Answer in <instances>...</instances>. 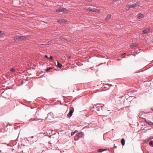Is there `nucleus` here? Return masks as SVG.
I'll return each instance as SVG.
<instances>
[{
  "label": "nucleus",
  "instance_id": "obj_1",
  "mask_svg": "<svg viewBox=\"0 0 153 153\" xmlns=\"http://www.w3.org/2000/svg\"><path fill=\"white\" fill-rule=\"evenodd\" d=\"M84 10H85L86 11H92L93 12H95L97 13H100V10L98 9H97L93 7H85L84 8Z\"/></svg>",
  "mask_w": 153,
  "mask_h": 153
},
{
  "label": "nucleus",
  "instance_id": "obj_2",
  "mask_svg": "<svg viewBox=\"0 0 153 153\" xmlns=\"http://www.w3.org/2000/svg\"><path fill=\"white\" fill-rule=\"evenodd\" d=\"M140 3L139 2H136L134 4H130L126 5V8L127 10H128L131 8L139 6Z\"/></svg>",
  "mask_w": 153,
  "mask_h": 153
},
{
  "label": "nucleus",
  "instance_id": "obj_3",
  "mask_svg": "<svg viewBox=\"0 0 153 153\" xmlns=\"http://www.w3.org/2000/svg\"><path fill=\"white\" fill-rule=\"evenodd\" d=\"M14 40L15 41H22L25 39L26 37L25 36H16L14 37Z\"/></svg>",
  "mask_w": 153,
  "mask_h": 153
},
{
  "label": "nucleus",
  "instance_id": "obj_4",
  "mask_svg": "<svg viewBox=\"0 0 153 153\" xmlns=\"http://www.w3.org/2000/svg\"><path fill=\"white\" fill-rule=\"evenodd\" d=\"M56 11L58 13L63 12L64 13H67L68 12L69 10L62 7H59L56 10Z\"/></svg>",
  "mask_w": 153,
  "mask_h": 153
},
{
  "label": "nucleus",
  "instance_id": "obj_5",
  "mask_svg": "<svg viewBox=\"0 0 153 153\" xmlns=\"http://www.w3.org/2000/svg\"><path fill=\"white\" fill-rule=\"evenodd\" d=\"M74 111V108L73 107H71L70 108V110L69 113L67 114V116L68 117H71L72 115V114L73 113Z\"/></svg>",
  "mask_w": 153,
  "mask_h": 153
},
{
  "label": "nucleus",
  "instance_id": "obj_6",
  "mask_svg": "<svg viewBox=\"0 0 153 153\" xmlns=\"http://www.w3.org/2000/svg\"><path fill=\"white\" fill-rule=\"evenodd\" d=\"M150 28L149 27L146 28L142 31L143 34H145L149 33L150 32Z\"/></svg>",
  "mask_w": 153,
  "mask_h": 153
},
{
  "label": "nucleus",
  "instance_id": "obj_7",
  "mask_svg": "<svg viewBox=\"0 0 153 153\" xmlns=\"http://www.w3.org/2000/svg\"><path fill=\"white\" fill-rule=\"evenodd\" d=\"M145 121L148 124L152 126L153 125V123L151 122L150 120H146V119L145 120Z\"/></svg>",
  "mask_w": 153,
  "mask_h": 153
},
{
  "label": "nucleus",
  "instance_id": "obj_8",
  "mask_svg": "<svg viewBox=\"0 0 153 153\" xmlns=\"http://www.w3.org/2000/svg\"><path fill=\"white\" fill-rule=\"evenodd\" d=\"M57 21L58 22L60 23H63L65 22L66 21L64 19H58L57 20Z\"/></svg>",
  "mask_w": 153,
  "mask_h": 153
},
{
  "label": "nucleus",
  "instance_id": "obj_9",
  "mask_svg": "<svg viewBox=\"0 0 153 153\" xmlns=\"http://www.w3.org/2000/svg\"><path fill=\"white\" fill-rule=\"evenodd\" d=\"M111 17V15L110 14H108L105 18V20L106 21H108Z\"/></svg>",
  "mask_w": 153,
  "mask_h": 153
},
{
  "label": "nucleus",
  "instance_id": "obj_10",
  "mask_svg": "<svg viewBox=\"0 0 153 153\" xmlns=\"http://www.w3.org/2000/svg\"><path fill=\"white\" fill-rule=\"evenodd\" d=\"M144 16L143 14L139 13L137 18L138 19H140L144 17Z\"/></svg>",
  "mask_w": 153,
  "mask_h": 153
},
{
  "label": "nucleus",
  "instance_id": "obj_11",
  "mask_svg": "<svg viewBox=\"0 0 153 153\" xmlns=\"http://www.w3.org/2000/svg\"><path fill=\"white\" fill-rule=\"evenodd\" d=\"M131 48H133L134 47H137V45L135 43H132L131 45Z\"/></svg>",
  "mask_w": 153,
  "mask_h": 153
},
{
  "label": "nucleus",
  "instance_id": "obj_12",
  "mask_svg": "<svg viewBox=\"0 0 153 153\" xmlns=\"http://www.w3.org/2000/svg\"><path fill=\"white\" fill-rule=\"evenodd\" d=\"M121 143L122 146H123L125 144V140L123 138H122L121 140Z\"/></svg>",
  "mask_w": 153,
  "mask_h": 153
},
{
  "label": "nucleus",
  "instance_id": "obj_13",
  "mask_svg": "<svg viewBox=\"0 0 153 153\" xmlns=\"http://www.w3.org/2000/svg\"><path fill=\"white\" fill-rule=\"evenodd\" d=\"M83 134L82 132H80L78 134H77V137H80V136L81 137H83Z\"/></svg>",
  "mask_w": 153,
  "mask_h": 153
},
{
  "label": "nucleus",
  "instance_id": "obj_14",
  "mask_svg": "<svg viewBox=\"0 0 153 153\" xmlns=\"http://www.w3.org/2000/svg\"><path fill=\"white\" fill-rule=\"evenodd\" d=\"M57 66L59 68H61L62 67V65L60 64L59 62H58Z\"/></svg>",
  "mask_w": 153,
  "mask_h": 153
},
{
  "label": "nucleus",
  "instance_id": "obj_15",
  "mask_svg": "<svg viewBox=\"0 0 153 153\" xmlns=\"http://www.w3.org/2000/svg\"><path fill=\"white\" fill-rule=\"evenodd\" d=\"M54 68L53 67H47L46 69L45 70L46 72H48L49 71Z\"/></svg>",
  "mask_w": 153,
  "mask_h": 153
},
{
  "label": "nucleus",
  "instance_id": "obj_16",
  "mask_svg": "<svg viewBox=\"0 0 153 153\" xmlns=\"http://www.w3.org/2000/svg\"><path fill=\"white\" fill-rule=\"evenodd\" d=\"M105 150H106V149H99L97 150V152H101Z\"/></svg>",
  "mask_w": 153,
  "mask_h": 153
},
{
  "label": "nucleus",
  "instance_id": "obj_17",
  "mask_svg": "<svg viewBox=\"0 0 153 153\" xmlns=\"http://www.w3.org/2000/svg\"><path fill=\"white\" fill-rule=\"evenodd\" d=\"M4 136V134L1 132L0 131V138H1L3 137Z\"/></svg>",
  "mask_w": 153,
  "mask_h": 153
},
{
  "label": "nucleus",
  "instance_id": "obj_18",
  "mask_svg": "<svg viewBox=\"0 0 153 153\" xmlns=\"http://www.w3.org/2000/svg\"><path fill=\"white\" fill-rule=\"evenodd\" d=\"M149 144L150 145L153 146V141H150L149 142Z\"/></svg>",
  "mask_w": 153,
  "mask_h": 153
},
{
  "label": "nucleus",
  "instance_id": "obj_19",
  "mask_svg": "<svg viewBox=\"0 0 153 153\" xmlns=\"http://www.w3.org/2000/svg\"><path fill=\"white\" fill-rule=\"evenodd\" d=\"M15 69L14 68H11L10 71L12 72H14L15 71Z\"/></svg>",
  "mask_w": 153,
  "mask_h": 153
},
{
  "label": "nucleus",
  "instance_id": "obj_20",
  "mask_svg": "<svg viewBox=\"0 0 153 153\" xmlns=\"http://www.w3.org/2000/svg\"><path fill=\"white\" fill-rule=\"evenodd\" d=\"M76 133V130H75L74 132H72L71 133V135H73V134H74L75 133Z\"/></svg>",
  "mask_w": 153,
  "mask_h": 153
},
{
  "label": "nucleus",
  "instance_id": "obj_21",
  "mask_svg": "<svg viewBox=\"0 0 153 153\" xmlns=\"http://www.w3.org/2000/svg\"><path fill=\"white\" fill-rule=\"evenodd\" d=\"M149 140V139H146L144 141V142L146 143H147Z\"/></svg>",
  "mask_w": 153,
  "mask_h": 153
},
{
  "label": "nucleus",
  "instance_id": "obj_22",
  "mask_svg": "<svg viewBox=\"0 0 153 153\" xmlns=\"http://www.w3.org/2000/svg\"><path fill=\"white\" fill-rule=\"evenodd\" d=\"M86 2H90L92 1V0H85Z\"/></svg>",
  "mask_w": 153,
  "mask_h": 153
},
{
  "label": "nucleus",
  "instance_id": "obj_23",
  "mask_svg": "<svg viewBox=\"0 0 153 153\" xmlns=\"http://www.w3.org/2000/svg\"><path fill=\"white\" fill-rule=\"evenodd\" d=\"M45 57L46 58H47L48 59H49V58L48 57V56L47 55H45Z\"/></svg>",
  "mask_w": 153,
  "mask_h": 153
},
{
  "label": "nucleus",
  "instance_id": "obj_24",
  "mask_svg": "<svg viewBox=\"0 0 153 153\" xmlns=\"http://www.w3.org/2000/svg\"><path fill=\"white\" fill-rule=\"evenodd\" d=\"M49 59H50L51 60H52L53 59V57L52 56H50V57L49 58Z\"/></svg>",
  "mask_w": 153,
  "mask_h": 153
},
{
  "label": "nucleus",
  "instance_id": "obj_25",
  "mask_svg": "<svg viewBox=\"0 0 153 153\" xmlns=\"http://www.w3.org/2000/svg\"><path fill=\"white\" fill-rule=\"evenodd\" d=\"M23 83V81H22L21 82V84L22 85Z\"/></svg>",
  "mask_w": 153,
  "mask_h": 153
},
{
  "label": "nucleus",
  "instance_id": "obj_26",
  "mask_svg": "<svg viewBox=\"0 0 153 153\" xmlns=\"http://www.w3.org/2000/svg\"><path fill=\"white\" fill-rule=\"evenodd\" d=\"M76 136L75 137H74V140H75V141L76 140Z\"/></svg>",
  "mask_w": 153,
  "mask_h": 153
},
{
  "label": "nucleus",
  "instance_id": "obj_27",
  "mask_svg": "<svg viewBox=\"0 0 153 153\" xmlns=\"http://www.w3.org/2000/svg\"><path fill=\"white\" fill-rule=\"evenodd\" d=\"M73 143H74V144H75V145H76V144H75V142H74V141H73Z\"/></svg>",
  "mask_w": 153,
  "mask_h": 153
},
{
  "label": "nucleus",
  "instance_id": "obj_28",
  "mask_svg": "<svg viewBox=\"0 0 153 153\" xmlns=\"http://www.w3.org/2000/svg\"><path fill=\"white\" fill-rule=\"evenodd\" d=\"M151 110H152L153 111V108H151Z\"/></svg>",
  "mask_w": 153,
  "mask_h": 153
},
{
  "label": "nucleus",
  "instance_id": "obj_29",
  "mask_svg": "<svg viewBox=\"0 0 153 153\" xmlns=\"http://www.w3.org/2000/svg\"><path fill=\"white\" fill-rule=\"evenodd\" d=\"M33 136H32L31 137L32 138H33Z\"/></svg>",
  "mask_w": 153,
  "mask_h": 153
},
{
  "label": "nucleus",
  "instance_id": "obj_30",
  "mask_svg": "<svg viewBox=\"0 0 153 153\" xmlns=\"http://www.w3.org/2000/svg\"><path fill=\"white\" fill-rule=\"evenodd\" d=\"M1 31L0 30V33H1Z\"/></svg>",
  "mask_w": 153,
  "mask_h": 153
},
{
  "label": "nucleus",
  "instance_id": "obj_31",
  "mask_svg": "<svg viewBox=\"0 0 153 153\" xmlns=\"http://www.w3.org/2000/svg\"><path fill=\"white\" fill-rule=\"evenodd\" d=\"M125 53H124L123 54V55H125Z\"/></svg>",
  "mask_w": 153,
  "mask_h": 153
},
{
  "label": "nucleus",
  "instance_id": "obj_32",
  "mask_svg": "<svg viewBox=\"0 0 153 153\" xmlns=\"http://www.w3.org/2000/svg\"><path fill=\"white\" fill-rule=\"evenodd\" d=\"M60 38H62V37H60ZM60 39H62L61 38H60Z\"/></svg>",
  "mask_w": 153,
  "mask_h": 153
},
{
  "label": "nucleus",
  "instance_id": "obj_33",
  "mask_svg": "<svg viewBox=\"0 0 153 153\" xmlns=\"http://www.w3.org/2000/svg\"><path fill=\"white\" fill-rule=\"evenodd\" d=\"M41 45H44V44H42Z\"/></svg>",
  "mask_w": 153,
  "mask_h": 153
},
{
  "label": "nucleus",
  "instance_id": "obj_34",
  "mask_svg": "<svg viewBox=\"0 0 153 153\" xmlns=\"http://www.w3.org/2000/svg\"><path fill=\"white\" fill-rule=\"evenodd\" d=\"M78 140V138H77V140Z\"/></svg>",
  "mask_w": 153,
  "mask_h": 153
},
{
  "label": "nucleus",
  "instance_id": "obj_35",
  "mask_svg": "<svg viewBox=\"0 0 153 153\" xmlns=\"http://www.w3.org/2000/svg\"><path fill=\"white\" fill-rule=\"evenodd\" d=\"M41 119V118H40V119H38V120H39V119Z\"/></svg>",
  "mask_w": 153,
  "mask_h": 153
}]
</instances>
